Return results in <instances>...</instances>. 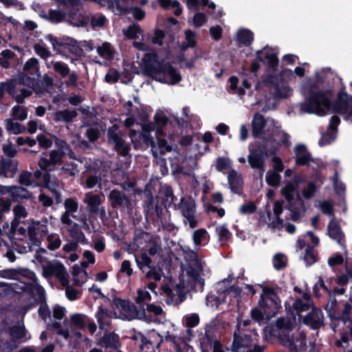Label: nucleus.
Returning <instances> with one entry per match:
<instances>
[{
    "mask_svg": "<svg viewBox=\"0 0 352 352\" xmlns=\"http://www.w3.org/2000/svg\"><path fill=\"white\" fill-rule=\"evenodd\" d=\"M43 276L45 278L56 277L62 285L69 283L68 274L65 266L58 261H52L42 265Z\"/></svg>",
    "mask_w": 352,
    "mask_h": 352,
    "instance_id": "nucleus-13",
    "label": "nucleus"
},
{
    "mask_svg": "<svg viewBox=\"0 0 352 352\" xmlns=\"http://www.w3.org/2000/svg\"><path fill=\"white\" fill-rule=\"evenodd\" d=\"M324 317L320 309L313 307L304 318V323L312 329H318L323 325Z\"/></svg>",
    "mask_w": 352,
    "mask_h": 352,
    "instance_id": "nucleus-27",
    "label": "nucleus"
},
{
    "mask_svg": "<svg viewBox=\"0 0 352 352\" xmlns=\"http://www.w3.org/2000/svg\"><path fill=\"white\" fill-rule=\"evenodd\" d=\"M256 206L253 202H248L241 205L239 209L241 214H250L256 211Z\"/></svg>",
    "mask_w": 352,
    "mask_h": 352,
    "instance_id": "nucleus-63",
    "label": "nucleus"
},
{
    "mask_svg": "<svg viewBox=\"0 0 352 352\" xmlns=\"http://www.w3.org/2000/svg\"><path fill=\"white\" fill-rule=\"evenodd\" d=\"M63 286L65 287V295L69 300H75L80 298V290L73 288L68 284Z\"/></svg>",
    "mask_w": 352,
    "mask_h": 352,
    "instance_id": "nucleus-59",
    "label": "nucleus"
},
{
    "mask_svg": "<svg viewBox=\"0 0 352 352\" xmlns=\"http://www.w3.org/2000/svg\"><path fill=\"white\" fill-rule=\"evenodd\" d=\"M328 234L331 239L336 240L341 245H343L342 243V240L344 236L343 233L338 223L334 219L331 220L329 223Z\"/></svg>",
    "mask_w": 352,
    "mask_h": 352,
    "instance_id": "nucleus-32",
    "label": "nucleus"
},
{
    "mask_svg": "<svg viewBox=\"0 0 352 352\" xmlns=\"http://www.w3.org/2000/svg\"><path fill=\"white\" fill-rule=\"evenodd\" d=\"M77 111L74 109H64L57 111L54 115V120L56 122H69L77 116Z\"/></svg>",
    "mask_w": 352,
    "mask_h": 352,
    "instance_id": "nucleus-31",
    "label": "nucleus"
},
{
    "mask_svg": "<svg viewBox=\"0 0 352 352\" xmlns=\"http://www.w3.org/2000/svg\"><path fill=\"white\" fill-rule=\"evenodd\" d=\"M226 280L217 284V294H208L206 297V305L212 309H217L221 305L231 300L232 297L240 296L241 289L236 287L224 288Z\"/></svg>",
    "mask_w": 352,
    "mask_h": 352,
    "instance_id": "nucleus-9",
    "label": "nucleus"
},
{
    "mask_svg": "<svg viewBox=\"0 0 352 352\" xmlns=\"http://www.w3.org/2000/svg\"><path fill=\"white\" fill-rule=\"evenodd\" d=\"M109 198L113 207L126 206L130 204L129 199L121 192L117 190L111 191Z\"/></svg>",
    "mask_w": 352,
    "mask_h": 352,
    "instance_id": "nucleus-29",
    "label": "nucleus"
},
{
    "mask_svg": "<svg viewBox=\"0 0 352 352\" xmlns=\"http://www.w3.org/2000/svg\"><path fill=\"white\" fill-rule=\"evenodd\" d=\"M293 76V72L291 69H283L278 76L270 75L264 80L258 82L255 89H259L272 85L274 88V94L277 98H287L292 95L293 89L283 79L287 78L290 80Z\"/></svg>",
    "mask_w": 352,
    "mask_h": 352,
    "instance_id": "nucleus-8",
    "label": "nucleus"
},
{
    "mask_svg": "<svg viewBox=\"0 0 352 352\" xmlns=\"http://www.w3.org/2000/svg\"><path fill=\"white\" fill-rule=\"evenodd\" d=\"M44 182L46 187L55 195H58L57 190L61 186V182L58 179H52L49 173L45 174Z\"/></svg>",
    "mask_w": 352,
    "mask_h": 352,
    "instance_id": "nucleus-38",
    "label": "nucleus"
},
{
    "mask_svg": "<svg viewBox=\"0 0 352 352\" xmlns=\"http://www.w3.org/2000/svg\"><path fill=\"white\" fill-rule=\"evenodd\" d=\"M35 52L43 59H46L51 56V52L43 43H36L34 46Z\"/></svg>",
    "mask_w": 352,
    "mask_h": 352,
    "instance_id": "nucleus-56",
    "label": "nucleus"
},
{
    "mask_svg": "<svg viewBox=\"0 0 352 352\" xmlns=\"http://www.w3.org/2000/svg\"><path fill=\"white\" fill-rule=\"evenodd\" d=\"M161 289L166 296V302L168 305H178L183 301L182 298L175 296L172 289L168 285L165 284L162 285Z\"/></svg>",
    "mask_w": 352,
    "mask_h": 352,
    "instance_id": "nucleus-35",
    "label": "nucleus"
},
{
    "mask_svg": "<svg viewBox=\"0 0 352 352\" xmlns=\"http://www.w3.org/2000/svg\"><path fill=\"white\" fill-rule=\"evenodd\" d=\"M292 327V323L289 320L279 318L274 325H269L264 329L263 338L270 342L277 340L283 345L288 346L292 352H304L305 337L300 335L298 338L294 339L290 336Z\"/></svg>",
    "mask_w": 352,
    "mask_h": 352,
    "instance_id": "nucleus-3",
    "label": "nucleus"
},
{
    "mask_svg": "<svg viewBox=\"0 0 352 352\" xmlns=\"http://www.w3.org/2000/svg\"><path fill=\"white\" fill-rule=\"evenodd\" d=\"M12 116L14 119L25 120L28 117V113L25 108L20 106H15L12 109Z\"/></svg>",
    "mask_w": 352,
    "mask_h": 352,
    "instance_id": "nucleus-57",
    "label": "nucleus"
},
{
    "mask_svg": "<svg viewBox=\"0 0 352 352\" xmlns=\"http://www.w3.org/2000/svg\"><path fill=\"white\" fill-rule=\"evenodd\" d=\"M84 203L87 204V210L90 213L99 214L100 218L106 216V210L101 206L102 199L98 195L91 192L86 193Z\"/></svg>",
    "mask_w": 352,
    "mask_h": 352,
    "instance_id": "nucleus-22",
    "label": "nucleus"
},
{
    "mask_svg": "<svg viewBox=\"0 0 352 352\" xmlns=\"http://www.w3.org/2000/svg\"><path fill=\"white\" fill-rule=\"evenodd\" d=\"M163 276V272L161 269L155 267H150L149 270L146 273V278L148 279H153L155 281L161 280Z\"/></svg>",
    "mask_w": 352,
    "mask_h": 352,
    "instance_id": "nucleus-55",
    "label": "nucleus"
},
{
    "mask_svg": "<svg viewBox=\"0 0 352 352\" xmlns=\"http://www.w3.org/2000/svg\"><path fill=\"white\" fill-rule=\"evenodd\" d=\"M30 193L25 188L20 186H12L10 199L13 201H17L21 199L30 197Z\"/></svg>",
    "mask_w": 352,
    "mask_h": 352,
    "instance_id": "nucleus-37",
    "label": "nucleus"
},
{
    "mask_svg": "<svg viewBox=\"0 0 352 352\" xmlns=\"http://www.w3.org/2000/svg\"><path fill=\"white\" fill-rule=\"evenodd\" d=\"M60 170L67 176L74 177L76 175L79 170L77 165L74 162H67L60 168Z\"/></svg>",
    "mask_w": 352,
    "mask_h": 352,
    "instance_id": "nucleus-46",
    "label": "nucleus"
},
{
    "mask_svg": "<svg viewBox=\"0 0 352 352\" xmlns=\"http://www.w3.org/2000/svg\"><path fill=\"white\" fill-rule=\"evenodd\" d=\"M48 232L47 221H32L28 227V234L31 240H37Z\"/></svg>",
    "mask_w": 352,
    "mask_h": 352,
    "instance_id": "nucleus-25",
    "label": "nucleus"
},
{
    "mask_svg": "<svg viewBox=\"0 0 352 352\" xmlns=\"http://www.w3.org/2000/svg\"><path fill=\"white\" fill-rule=\"evenodd\" d=\"M155 124L152 122L144 124L142 128L141 136L146 144L152 147L153 155L157 157L171 151V146L168 145L164 137L165 132L162 127H166L168 118L164 112L158 111L154 116Z\"/></svg>",
    "mask_w": 352,
    "mask_h": 352,
    "instance_id": "nucleus-2",
    "label": "nucleus"
},
{
    "mask_svg": "<svg viewBox=\"0 0 352 352\" xmlns=\"http://www.w3.org/2000/svg\"><path fill=\"white\" fill-rule=\"evenodd\" d=\"M96 317L100 326H104L109 324L110 316L106 309L100 307L96 314Z\"/></svg>",
    "mask_w": 352,
    "mask_h": 352,
    "instance_id": "nucleus-47",
    "label": "nucleus"
},
{
    "mask_svg": "<svg viewBox=\"0 0 352 352\" xmlns=\"http://www.w3.org/2000/svg\"><path fill=\"white\" fill-rule=\"evenodd\" d=\"M112 316L122 320H132L138 319L151 322V318L146 314L144 309L138 310L137 307L127 300L114 298L111 302Z\"/></svg>",
    "mask_w": 352,
    "mask_h": 352,
    "instance_id": "nucleus-7",
    "label": "nucleus"
},
{
    "mask_svg": "<svg viewBox=\"0 0 352 352\" xmlns=\"http://www.w3.org/2000/svg\"><path fill=\"white\" fill-rule=\"evenodd\" d=\"M208 237L207 231L205 229H198L193 232L192 239L195 246L199 245L205 241Z\"/></svg>",
    "mask_w": 352,
    "mask_h": 352,
    "instance_id": "nucleus-48",
    "label": "nucleus"
},
{
    "mask_svg": "<svg viewBox=\"0 0 352 352\" xmlns=\"http://www.w3.org/2000/svg\"><path fill=\"white\" fill-rule=\"evenodd\" d=\"M287 261L286 256L280 253L275 254L272 260L274 267L277 270L284 268L286 266Z\"/></svg>",
    "mask_w": 352,
    "mask_h": 352,
    "instance_id": "nucleus-52",
    "label": "nucleus"
},
{
    "mask_svg": "<svg viewBox=\"0 0 352 352\" xmlns=\"http://www.w3.org/2000/svg\"><path fill=\"white\" fill-rule=\"evenodd\" d=\"M109 6L116 14L131 13L133 16L138 21L142 20L145 16V13L142 9L135 7L129 8L124 5H121L120 0H115L111 2Z\"/></svg>",
    "mask_w": 352,
    "mask_h": 352,
    "instance_id": "nucleus-21",
    "label": "nucleus"
},
{
    "mask_svg": "<svg viewBox=\"0 0 352 352\" xmlns=\"http://www.w3.org/2000/svg\"><path fill=\"white\" fill-rule=\"evenodd\" d=\"M145 72L153 79L170 85L179 82L182 76L170 63L160 60L155 53H147L143 58Z\"/></svg>",
    "mask_w": 352,
    "mask_h": 352,
    "instance_id": "nucleus-4",
    "label": "nucleus"
},
{
    "mask_svg": "<svg viewBox=\"0 0 352 352\" xmlns=\"http://www.w3.org/2000/svg\"><path fill=\"white\" fill-rule=\"evenodd\" d=\"M232 348L235 352H263V346H258L250 336L243 333L239 329L234 333Z\"/></svg>",
    "mask_w": 352,
    "mask_h": 352,
    "instance_id": "nucleus-12",
    "label": "nucleus"
},
{
    "mask_svg": "<svg viewBox=\"0 0 352 352\" xmlns=\"http://www.w3.org/2000/svg\"><path fill=\"white\" fill-rule=\"evenodd\" d=\"M72 275V281L75 285L81 286L87 280V274L85 270L78 266L74 267Z\"/></svg>",
    "mask_w": 352,
    "mask_h": 352,
    "instance_id": "nucleus-34",
    "label": "nucleus"
},
{
    "mask_svg": "<svg viewBox=\"0 0 352 352\" xmlns=\"http://www.w3.org/2000/svg\"><path fill=\"white\" fill-rule=\"evenodd\" d=\"M23 69L28 74L34 76H38V62L35 58L29 59L24 65Z\"/></svg>",
    "mask_w": 352,
    "mask_h": 352,
    "instance_id": "nucleus-39",
    "label": "nucleus"
},
{
    "mask_svg": "<svg viewBox=\"0 0 352 352\" xmlns=\"http://www.w3.org/2000/svg\"><path fill=\"white\" fill-rule=\"evenodd\" d=\"M326 310L331 320V326L334 331L340 324H343L352 334V299L349 298L348 301L340 304L336 299H332L326 305Z\"/></svg>",
    "mask_w": 352,
    "mask_h": 352,
    "instance_id": "nucleus-6",
    "label": "nucleus"
},
{
    "mask_svg": "<svg viewBox=\"0 0 352 352\" xmlns=\"http://www.w3.org/2000/svg\"><path fill=\"white\" fill-rule=\"evenodd\" d=\"M184 263H182L183 272L194 283H203L200 276L203 270L204 262L197 254L192 250H184Z\"/></svg>",
    "mask_w": 352,
    "mask_h": 352,
    "instance_id": "nucleus-10",
    "label": "nucleus"
},
{
    "mask_svg": "<svg viewBox=\"0 0 352 352\" xmlns=\"http://www.w3.org/2000/svg\"><path fill=\"white\" fill-rule=\"evenodd\" d=\"M48 243L47 248L51 250H54L60 248L61 240L57 234H51L47 238Z\"/></svg>",
    "mask_w": 352,
    "mask_h": 352,
    "instance_id": "nucleus-53",
    "label": "nucleus"
},
{
    "mask_svg": "<svg viewBox=\"0 0 352 352\" xmlns=\"http://www.w3.org/2000/svg\"><path fill=\"white\" fill-rule=\"evenodd\" d=\"M249 155L248 161L252 168L258 169L262 177L265 172V163L267 158V153L265 150L254 149L249 146Z\"/></svg>",
    "mask_w": 352,
    "mask_h": 352,
    "instance_id": "nucleus-19",
    "label": "nucleus"
},
{
    "mask_svg": "<svg viewBox=\"0 0 352 352\" xmlns=\"http://www.w3.org/2000/svg\"><path fill=\"white\" fill-rule=\"evenodd\" d=\"M252 133L255 138L263 141H272L277 144L289 146V135L280 130L274 120L265 118L259 113H255L252 121Z\"/></svg>",
    "mask_w": 352,
    "mask_h": 352,
    "instance_id": "nucleus-5",
    "label": "nucleus"
},
{
    "mask_svg": "<svg viewBox=\"0 0 352 352\" xmlns=\"http://www.w3.org/2000/svg\"><path fill=\"white\" fill-rule=\"evenodd\" d=\"M45 38L50 42L54 50L58 53L65 55H67L68 53L76 55L80 53V49L76 45L65 43H58L57 40L54 38L51 35H47Z\"/></svg>",
    "mask_w": 352,
    "mask_h": 352,
    "instance_id": "nucleus-24",
    "label": "nucleus"
},
{
    "mask_svg": "<svg viewBox=\"0 0 352 352\" xmlns=\"http://www.w3.org/2000/svg\"><path fill=\"white\" fill-rule=\"evenodd\" d=\"M64 14L60 10H52L48 13V20L52 23H60L64 19Z\"/></svg>",
    "mask_w": 352,
    "mask_h": 352,
    "instance_id": "nucleus-61",
    "label": "nucleus"
},
{
    "mask_svg": "<svg viewBox=\"0 0 352 352\" xmlns=\"http://www.w3.org/2000/svg\"><path fill=\"white\" fill-rule=\"evenodd\" d=\"M17 171V162L8 160L0 165V176L13 177Z\"/></svg>",
    "mask_w": 352,
    "mask_h": 352,
    "instance_id": "nucleus-30",
    "label": "nucleus"
},
{
    "mask_svg": "<svg viewBox=\"0 0 352 352\" xmlns=\"http://www.w3.org/2000/svg\"><path fill=\"white\" fill-rule=\"evenodd\" d=\"M136 303L142 304L146 301L151 300V296L145 288L139 289L137 292V296L135 298Z\"/></svg>",
    "mask_w": 352,
    "mask_h": 352,
    "instance_id": "nucleus-54",
    "label": "nucleus"
},
{
    "mask_svg": "<svg viewBox=\"0 0 352 352\" xmlns=\"http://www.w3.org/2000/svg\"><path fill=\"white\" fill-rule=\"evenodd\" d=\"M64 207L65 211L60 216V221L62 223L72 227L71 234L74 237H80L83 236V233L78 229V226L74 222L71 217L76 220L86 224L87 219L84 217H78L74 213L78 209V203L74 198H67L64 201Z\"/></svg>",
    "mask_w": 352,
    "mask_h": 352,
    "instance_id": "nucleus-11",
    "label": "nucleus"
},
{
    "mask_svg": "<svg viewBox=\"0 0 352 352\" xmlns=\"http://www.w3.org/2000/svg\"><path fill=\"white\" fill-rule=\"evenodd\" d=\"M304 177L302 175L296 176L292 182L287 183L285 186L282 188L281 192L283 195L289 201H291L297 197V201L301 204L302 200L299 197V195L297 191V187L304 182Z\"/></svg>",
    "mask_w": 352,
    "mask_h": 352,
    "instance_id": "nucleus-23",
    "label": "nucleus"
},
{
    "mask_svg": "<svg viewBox=\"0 0 352 352\" xmlns=\"http://www.w3.org/2000/svg\"><path fill=\"white\" fill-rule=\"evenodd\" d=\"M228 180L231 191L236 194H241L243 184L241 175L236 170H232L228 175Z\"/></svg>",
    "mask_w": 352,
    "mask_h": 352,
    "instance_id": "nucleus-28",
    "label": "nucleus"
},
{
    "mask_svg": "<svg viewBox=\"0 0 352 352\" xmlns=\"http://www.w3.org/2000/svg\"><path fill=\"white\" fill-rule=\"evenodd\" d=\"M63 157V152L53 149L48 153H43L38 162L41 169L44 170H52V166L60 164Z\"/></svg>",
    "mask_w": 352,
    "mask_h": 352,
    "instance_id": "nucleus-20",
    "label": "nucleus"
},
{
    "mask_svg": "<svg viewBox=\"0 0 352 352\" xmlns=\"http://www.w3.org/2000/svg\"><path fill=\"white\" fill-rule=\"evenodd\" d=\"M102 340L106 346L116 348L118 346L119 338L118 335L115 333H110L105 334Z\"/></svg>",
    "mask_w": 352,
    "mask_h": 352,
    "instance_id": "nucleus-51",
    "label": "nucleus"
},
{
    "mask_svg": "<svg viewBox=\"0 0 352 352\" xmlns=\"http://www.w3.org/2000/svg\"><path fill=\"white\" fill-rule=\"evenodd\" d=\"M135 339L140 341V346L142 352H153L155 348L154 344L151 343L142 334H137L135 336Z\"/></svg>",
    "mask_w": 352,
    "mask_h": 352,
    "instance_id": "nucleus-41",
    "label": "nucleus"
},
{
    "mask_svg": "<svg viewBox=\"0 0 352 352\" xmlns=\"http://www.w3.org/2000/svg\"><path fill=\"white\" fill-rule=\"evenodd\" d=\"M280 175L274 170H268L266 173V182L271 186H277L280 182Z\"/></svg>",
    "mask_w": 352,
    "mask_h": 352,
    "instance_id": "nucleus-49",
    "label": "nucleus"
},
{
    "mask_svg": "<svg viewBox=\"0 0 352 352\" xmlns=\"http://www.w3.org/2000/svg\"><path fill=\"white\" fill-rule=\"evenodd\" d=\"M275 219H272L270 211L267 210L265 214L261 216L259 220L260 223L267 224L268 227L272 229H281L283 228V221L280 218V215L283 212V202L277 201L274 204L273 208Z\"/></svg>",
    "mask_w": 352,
    "mask_h": 352,
    "instance_id": "nucleus-18",
    "label": "nucleus"
},
{
    "mask_svg": "<svg viewBox=\"0 0 352 352\" xmlns=\"http://www.w3.org/2000/svg\"><path fill=\"white\" fill-rule=\"evenodd\" d=\"M14 219L12 221L19 222L21 218H25L28 216L26 209L21 205H16L13 208Z\"/></svg>",
    "mask_w": 352,
    "mask_h": 352,
    "instance_id": "nucleus-58",
    "label": "nucleus"
},
{
    "mask_svg": "<svg viewBox=\"0 0 352 352\" xmlns=\"http://www.w3.org/2000/svg\"><path fill=\"white\" fill-rule=\"evenodd\" d=\"M113 127L109 129L107 131L109 141L115 144L116 151L122 156H126L129 153V146L123 140L122 135L116 133Z\"/></svg>",
    "mask_w": 352,
    "mask_h": 352,
    "instance_id": "nucleus-26",
    "label": "nucleus"
},
{
    "mask_svg": "<svg viewBox=\"0 0 352 352\" xmlns=\"http://www.w3.org/2000/svg\"><path fill=\"white\" fill-rule=\"evenodd\" d=\"M260 305L263 307L266 314H276L280 307V300L277 294L268 287L263 289Z\"/></svg>",
    "mask_w": 352,
    "mask_h": 352,
    "instance_id": "nucleus-14",
    "label": "nucleus"
},
{
    "mask_svg": "<svg viewBox=\"0 0 352 352\" xmlns=\"http://www.w3.org/2000/svg\"><path fill=\"white\" fill-rule=\"evenodd\" d=\"M329 69H322L316 72L317 83L310 79H306L300 88V92L305 97V101L298 105L300 113H314L320 116L327 114L330 111L344 116L345 120L352 123V96L342 90L338 95L333 107L331 104L333 94L331 90H323L320 85L326 78L333 76Z\"/></svg>",
    "mask_w": 352,
    "mask_h": 352,
    "instance_id": "nucleus-1",
    "label": "nucleus"
},
{
    "mask_svg": "<svg viewBox=\"0 0 352 352\" xmlns=\"http://www.w3.org/2000/svg\"><path fill=\"white\" fill-rule=\"evenodd\" d=\"M238 41L245 45H249L253 41V34L248 30H240L237 34Z\"/></svg>",
    "mask_w": 352,
    "mask_h": 352,
    "instance_id": "nucleus-43",
    "label": "nucleus"
},
{
    "mask_svg": "<svg viewBox=\"0 0 352 352\" xmlns=\"http://www.w3.org/2000/svg\"><path fill=\"white\" fill-rule=\"evenodd\" d=\"M10 333L14 338H16L18 340H25L30 338L27 331L22 326L14 327L12 328Z\"/></svg>",
    "mask_w": 352,
    "mask_h": 352,
    "instance_id": "nucleus-45",
    "label": "nucleus"
},
{
    "mask_svg": "<svg viewBox=\"0 0 352 352\" xmlns=\"http://www.w3.org/2000/svg\"><path fill=\"white\" fill-rule=\"evenodd\" d=\"M185 34L186 45H181V47L183 50H185L187 47H193L195 46L196 44V35L195 32L190 30H186Z\"/></svg>",
    "mask_w": 352,
    "mask_h": 352,
    "instance_id": "nucleus-60",
    "label": "nucleus"
},
{
    "mask_svg": "<svg viewBox=\"0 0 352 352\" xmlns=\"http://www.w3.org/2000/svg\"><path fill=\"white\" fill-rule=\"evenodd\" d=\"M294 151L297 165H308L314 170H317L323 165L321 160H314L311 157V153L307 150L305 144L296 145Z\"/></svg>",
    "mask_w": 352,
    "mask_h": 352,
    "instance_id": "nucleus-17",
    "label": "nucleus"
},
{
    "mask_svg": "<svg viewBox=\"0 0 352 352\" xmlns=\"http://www.w3.org/2000/svg\"><path fill=\"white\" fill-rule=\"evenodd\" d=\"M258 60L252 63L250 71L256 75L257 71L260 68V62H266L272 69H274L278 63V59L275 52L270 48L264 47L262 50L258 51L256 53Z\"/></svg>",
    "mask_w": 352,
    "mask_h": 352,
    "instance_id": "nucleus-16",
    "label": "nucleus"
},
{
    "mask_svg": "<svg viewBox=\"0 0 352 352\" xmlns=\"http://www.w3.org/2000/svg\"><path fill=\"white\" fill-rule=\"evenodd\" d=\"M96 50L98 54L105 60H110L114 57L115 51L108 42L103 43L102 45L96 48Z\"/></svg>",
    "mask_w": 352,
    "mask_h": 352,
    "instance_id": "nucleus-33",
    "label": "nucleus"
},
{
    "mask_svg": "<svg viewBox=\"0 0 352 352\" xmlns=\"http://www.w3.org/2000/svg\"><path fill=\"white\" fill-rule=\"evenodd\" d=\"M71 321L78 329H83L87 322L86 316L80 314H75L71 316Z\"/></svg>",
    "mask_w": 352,
    "mask_h": 352,
    "instance_id": "nucleus-50",
    "label": "nucleus"
},
{
    "mask_svg": "<svg viewBox=\"0 0 352 352\" xmlns=\"http://www.w3.org/2000/svg\"><path fill=\"white\" fill-rule=\"evenodd\" d=\"M135 261L140 269L143 267H151V259L145 252L142 253L140 258L135 257Z\"/></svg>",
    "mask_w": 352,
    "mask_h": 352,
    "instance_id": "nucleus-62",
    "label": "nucleus"
},
{
    "mask_svg": "<svg viewBox=\"0 0 352 352\" xmlns=\"http://www.w3.org/2000/svg\"><path fill=\"white\" fill-rule=\"evenodd\" d=\"M179 209L184 218V223L188 225L190 228H195L198 224V221L195 216L196 209L194 200L190 198L182 197Z\"/></svg>",
    "mask_w": 352,
    "mask_h": 352,
    "instance_id": "nucleus-15",
    "label": "nucleus"
},
{
    "mask_svg": "<svg viewBox=\"0 0 352 352\" xmlns=\"http://www.w3.org/2000/svg\"><path fill=\"white\" fill-rule=\"evenodd\" d=\"M125 126L128 128H130L133 126H135L136 129H130V137L131 138V141L133 142L136 140L137 133L142 129L141 126L144 124L140 125L138 123H135V120L133 118H128L124 121Z\"/></svg>",
    "mask_w": 352,
    "mask_h": 352,
    "instance_id": "nucleus-44",
    "label": "nucleus"
},
{
    "mask_svg": "<svg viewBox=\"0 0 352 352\" xmlns=\"http://www.w3.org/2000/svg\"><path fill=\"white\" fill-rule=\"evenodd\" d=\"M142 30L138 24H133L124 31V35L131 39L138 38L142 35Z\"/></svg>",
    "mask_w": 352,
    "mask_h": 352,
    "instance_id": "nucleus-42",
    "label": "nucleus"
},
{
    "mask_svg": "<svg viewBox=\"0 0 352 352\" xmlns=\"http://www.w3.org/2000/svg\"><path fill=\"white\" fill-rule=\"evenodd\" d=\"M48 68L52 67L54 70L58 73L63 78L66 77L69 74V68L68 66L62 62L56 61L47 63Z\"/></svg>",
    "mask_w": 352,
    "mask_h": 352,
    "instance_id": "nucleus-36",
    "label": "nucleus"
},
{
    "mask_svg": "<svg viewBox=\"0 0 352 352\" xmlns=\"http://www.w3.org/2000/svg\"><path fill=\"white\" fill-rule=\"evenodd\" d=\"M106 22V18L101 14L93 15L90 18V23L93 27H102Z\"/></svg>",
    "mask_w": 352,
    "mask_h": 352,
    "instance_id": "nucleus-64",
    "label": "nucleus"
},
{
    "mask_svg": "<svg viewBox=\"0 0 352 352\" xmlns=\"http://www.w3.org/2000/svg\"><path fill=\"white\" fill-rule=\"evenodd\" d=\"M6 130L12 134H19L25 131V128L18 122H14L12 119L6 120Z\"/></svg>",
    "mask_w": 352,
    "mask_h": 352,
    "instance_id": "nucleus-40",
    "label": "nucleus"
}]
</instances>
